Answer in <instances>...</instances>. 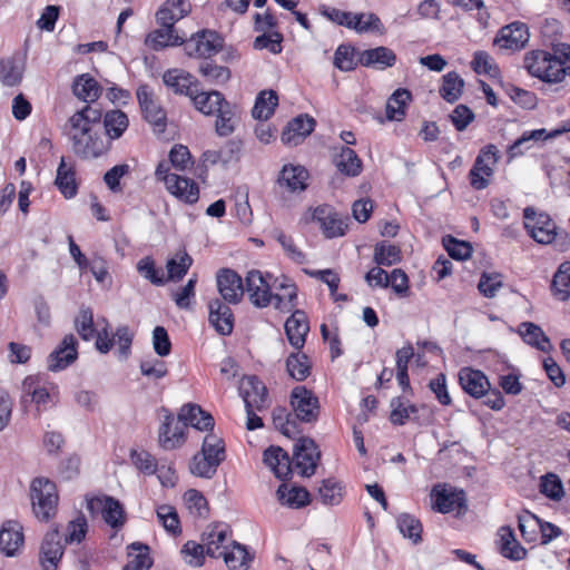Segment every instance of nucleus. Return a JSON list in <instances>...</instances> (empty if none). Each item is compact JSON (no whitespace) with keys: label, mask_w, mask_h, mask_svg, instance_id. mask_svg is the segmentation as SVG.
Returning <instances> with one entry per match:
<instances>
[{"label":"nucleus","mask_w":570,"mask_h":570,"mask_svg":"<svg viewBox=\"0 0 570 570\" xmlns=\"http://www.w3.org/2000/svg\"><path fill=\"white\" fill-rule=\"evenodd\" d=\"M272 278L273 275L269 273L264 274L258 269H250L245 276L244 292L257 308H265L275 301V308L284 309L282 296L272 292Z\"/></svg>","instance_id":"1"},{"label":"nucleus","mask_w":570,"mask_h":570,"mask_svg":"<svg viewBox=\"0 0 570 570\" xmlns=\"http://www.w3.org/2000/svg\"><path fill=\"white\" fill-rule=\"evenodd\" d=\"M30 497L36 517L47 521L55 515L58 504L56 484L46 478H37L31 482Z\"/></svg>","instance_id":"2"},{"label":"nucleus","mask_w":570,"mask_h":570,"mask_svg":"<svg viewBox=\"0 0 570 570\" xmlns=\"http://www.w3.org/2000/svg\"><path fill=\"white\" fill-rule=\"evenodd\" d=\"M499 158V149L493 144H489L480 150L469 173L470 184L474 189H484L489 185V177L493 175L492 167Z\"/></svg>","instance_id":"3"},{"label":"nucleus","mask_w":570,"mask_h":570,"mask_svg":"<svg viewBox=\"0 0 570 570\" xmlns=\"http://www.w3.org/2000/svg\"><path fill=\"white\" fill-rule=\"evenodd\" d=\"M136 97L144 119L153 126L155 132H165L167 127V114L155 99L151 88L145 83L140 85L137 88Z\"/></svg>","instance_id":"4"},{"label":"nucleus","mask_w":570,"mask_h":570,"mask_svg":"<svg viewBox=\"0 0 570 570\" xmlns=\"http://www.w3.org/2000/svg\"><path fill=\"white\" fill-rule=\"evenodd\" d=\"M291 405L295 412V417L301 422L312 423L318 417V399L305 386L299 385L292 390Z\"/></svg>","instance_id":"5"},{"label":"nucleus","mask_w":570,"mask_h":570,"mask_svg":"<svg viewBox=\"0 0 570 570\" xmlns=\"http://www.w3.org/2000/svg\"><path fill=\"white\" fill-rule=\"evenodd\" d=\"M323 14L331 21L337 23L338 26H344L348 29H353L358 33H364L368 31H377L382 33L384 31L383 23L381 22L379 16L375 13H371L368 16L371 22L366 23V26L360 24V19L363 18V16L355 14L348 11H343L336 8H327L323 11Z\"/></svg>","instance_id":"6"},{"label":"nucleus","mask_w":570,"mask_h":570,"mask_svg":"<svg viewBox=\"0 0 570 570\" xmlns=\"http://www.w3.org/2000/svg\"><path fill=\"white\" fill-rule=\"evenodd\" d=\"M320 458L321 452L314 440L301 438L295 444L293 464L302 476H311L315 473Z\"/></svg>","instance_id":"7"},{"label":"nucleus","mask_w":570,"mask_h":570,"mask_svg":"<svg viewBox=\"0 0 570 570\" xmlns=\"http://www.w3.org/2000/svg\"><path fill=\"white\" fill-rule=\"evenodd\" d=\"M433 509L440 513H450L456 511L461 513L466 510V499L463 490L452 487L436 485L431 492Z\"/></svg>","instance_id":"8"},{"label":"nucleus","mask_w":570,"mask_h":570,"mask_svg":"<svg viewBox=\"0 0 570 570\" xmlns=\"http://www.w3.org/2000/svg\"><path fill=\"white\" fill-rule=\"evenodd\" d=\"M313 219L320 224L326 238L344 236L350 220L348 217L342 216L328 205L316 207Z\"/></svg>","instance_id":"9"},{"label":"nucleus","mask_w":570,"mask_h":570,"mask_svg":"<svg viewBox=\"0 0 570 570\" xmlns=\"http://www.w3.org/2000/svg\"><path fill=\"white\" fill-rule=\"evenodd\" d=\"M239 394L244 400L245 410L256 409L262 412L269 406L267 387L255 375L242 380Z\"/></svg>","instance_id":"10"},{"label":"nucleus","mask_w":570,"mask_h":570,"mask_svg":"<svg viewBox=\"0 0 570 570\" xmlns=\"http://www.w3.org/2000/svg\"><path fill=\"white\" fill-rule=\"evenodd\" d=\"M184 45L189 57L210 58L220 50L222 39L215 31L202 30L184 41Z\"/></svg>","instance_id":"11"},{"label":"nucleus","mask_w":570,"mask_h":570,"mask_svg":"<svg viewBox=\"0 0 570 570\" xmlns=\"http://www.w3.org/2000/svg\"><path fill=\"white\" fill-rule=\"evenodd\" d=\"M77 358L78 341L73 334H67L48 355L47 367L50 372H60L76 362Z\"/></svg>","instance_id":"12"},{"label":"nucleus","mask_w":570,"mask_h":570,"mask_svg":"<svg viewBox=\"0 0 570 570\" xmlns=\"http://www.w3.org/2000/svg\"><path fill=\"white\" fill-rule=\"evenodd\" d=\"M71 140L75 154L83 159L98 158L110 149V142L101 137L98 129L82 137L71 136Z\"/></svg>","instance_id":"13"},{"label":"nucleus","mask_w":570,"mask_h":570,"mask_svg":"<svg viewBox=\"0 0 570 570\" xmlns=\"http://www.w3.org/2000/svg\"><path fill=\"white\" fill-rule=\"evenodd\" d=\"M217 289L223 302L239 304L244 296V283L242 277L230 268H223L217 273Z\"/></svg>","instance_id":"14"},{"label":"nucleus","mask_w":570,"mask_h":570,"mask_svg":"<svg viewBox=\"0 0 570 570\" xmlns=\"http://www.w3.org/2000/svg\"><path fill=\"white\" fill-rule=\"evenodd\" d=\"M227 302L213 298L208 303V322L214 330L223 336H228L234 330V313Z\"/></svg>","instance_id":"15"},{"label":"nucleus","mask_w":570,"mask_h":570,"mask_svg":"<svg viewBox=\"0 0 570 570\" xmlns=\"http://www.w3.org/2000/svg\"><path fill=\"white\" fill-rule=\"evenodd\" d=\"M163 411L166 414L159 428V445L165 450H173L180 446L186 441L185 424L166 409H163Z\"/></svg>","instance_id":"16"},{"label":"nucleus","mask_w":570,"mask_h":570,"mask_svg":"<svg viewBox=\"0 0 570 570\" xmlns=\"http://www.w3.org/2000/svg\"><path fill=\"white\" fill-rule=\"evenodd\" d=\"M547 72L544 75L546 82H559L567 73L570 75V45L559 43L553 47V53H550Z\"/></svg>","instance_id":"17"},{"label":"nucleus","mask_w":570,"mask_h":570,"mask_svg":"<svg viewBox=\"0 0 570 570\" xmlns=\"http://www.w3.org/2000/svg\"><path fill=\"white\" fill-rule=\"evenodd\" d=\"M90 511L101 510L102 519L111 528H120L125 523V510L121 503L112 497L91 498L88 500Z\"/></svg>","instance_id":"18"},{"label":"nucleus","mask_w":570,"mask_h":570,"mask_svg":"<svg viewBox=\"0 0 570 570\" xmlns=\"http://www.w3.org/2000/svg\"><path fill=\"white\" fill-rule=\"evenodd\" d=\"M65 544L57 527L45 535L40 549V559L45 570H55L57 568L63 554Z\"/></svg>","instance_id":"19"},{"label":"nucleus","mask_w":570,"mask_h":570,"mask_svg":"<svg viewBox=\"0 0 570 570\" xmlns=\"http://www.w3.org/2000/svg\"><path fill=\"white\" fill-rule=\"evenodd\" d=\"M284 327L289 344L297 351L302 350L305 345L306 335L309 332L306 313L295 308L286 320Z\"/></svg>","instance_id":"20"},{"label":"nucleus","mask_w":570,"mask_h":570,"mask_svg":"<svg viewBox=\"0 0 570 570\" xmlns=\"http://www.w3.org/2000/svg\"><path fill=\"white\" fill-rule=\"evenodd\" d=\"M163 80L167 87L174 90L175 94L184 95L193 100V97L199 90L198 80L190 73L179 69L167 70Z\"/></svg>","instance_id":"21"},{"label":"nucleus","mask_w":570,"mask_h":570,"mask_svg":"<svg viewBox=\"0 0 570 570\" xmlns=\"http://www.w3.org/2000/svg\"><path fill=\"white\" fill-rule=\"evenodd\" d=\"M232 530L226 524H215L203 533V542L206 554L212 558H220L224 546H230Z\"/></svg>","instance_id":"22"},{"label":"nucleus","mask_w":570,"mask_h":570,"mask_svg":"<svg viewBox=\"0 0 570 570\" xmlns=\"http://www.w3.org/2000/svg\"><path fill=\"white\" fill-rule=\"evenodd\" d=\"M316 121L311 116L303 114L292 119L282 132V141L285 145L296 146L305 137L312 134Z\"/></svg>","instance_id":"23"},{"label":"nucleus","mask_w":570,"mask_h":570,"mask_svg":"<svg viewBox=\"0 0 570 570\" xmlns=\"http://www.w3.org/2000/svg\"><path fill=\"white\" fill-rule=\"evenodd\" d=\"M459 383L463 391L474 399L483 397L490 389V382L484 373L471 367L460 370Z\"/></svg>","instance_id":"24"},{"label":"nucleus","mask_w":570,"mask_h":570,"mask_svg":"<svg viewBox=\"0 0 570 570\" xmlns=\"http://www.w3.org/2000/svg\"><path fill=\"white\" fill-rule=\"evenodd\" d=\"M529 39L528 28L524 23L513 22L503 27L494 43L502 49L518 50L524 47Z\"/></svg>","instance_id":"25"},{"label":"nucleus","mask_w":570,"mask_h":570,"mask_svg":"<svg viewBox=\"0 0 570 570\" xmlns=\"http://www.w3.org/2000/svg\"><path fill=\"white\" fill-rule=\"evenodd\" d=\"M190 11L191 4L188 0H166L156 12V19L161 27H175Z\"/></svg>","instance_id":"26"},{"label":"nucleus","mask_w":570,"mask_h":570,"mask_svg":"<svg viewBox=\"0 0 570 570\" xmlns=\"http://www.w3.org/2000/svg\"><path fill=\"white\" fill-rule=\"evenodd\" d=\"M178 419L185 424V429L190 425L199 431L213 430L214 417L199 405L188 403L185 404L178 414Z\"/></svg>","instance_id":"27"},{"label":"nucleus","mask_w":570,"mask_h":570,"mask_svg":"<svg viewBox=\"0 0 570 570\" xmlns=\"http://www.w3.org/2000/svg\"><path fill=\"white\" fill-rule=\"evenodd\" d=\"M263 461L281 480H286L292 473L289 456L281 446L267 448L263 453Z\"/></svg>","instance_id":"28"},{"label":"nucleus","mask_w":570,"mask_h":570,"mask_svg":"<svg viewBox=\"0 0 570 570\" xmlns=\"http://www.w3.org/2000/svg\"><path fill=\"white\" fill-rule=\"evenodd\" d=\"M22 527L16 521H7L0 529V550L12 557L23 544Z\"/></svg>","instance_id":"29"},{"label":"nucleus","mask_w":570,"mask_h":570,"mask_svg":"<svg viewBox=\"0 0 570 570\" xmlns=\"http://www.w3.org/2000/svg\"><path fill=\"white\" fill-rule=\"evenodd\" d=\"M358 61L364 67L384 70L395 65L396 55L392 49L381 46L362 51Z\"/></svg>","instance_id":"30"},{"label":"nucleus","mask_w":570,"mask_h":570,"mask_svg":"<svg viewBox=\"0 0 570 570\" xmlns=\"http://www.w3.org/2000/svg\"><path fill=\"white\" fill-rule=\"evenodd\" d=\"M169 179L166 188L176 198L189 205L198 200L199 188L195 180L183 176L170 177Z\"/></svg>","instance_id":"31"},{"label":"nucleus","mask_w":570,"mask_h":570,"mask_svg":"<svg viewBox=\"0 0 570 570\" xmlns=\"http://www.w3.org/2000/svg\"><path fill=\"white\" fill-rule=\"evenodd\" d=\"M308 171L303 166L285 165L278 176V184L289 191H303L307 188Z\"/></svg>","instance_id":"32"},{"label":"nucleus","mask_w":570,"mask_h":570,"mask_svg":"<svg viewBox=\"0 0 570 570\" xmlns=\"http://www.w3.org/2000/svg\"><path fill=\"white\" fill-rule=\"evenodd\" d=\"M220 557L229 570H248L253 561L246 547L237 541H230V546H224Z\"/></svg>","instance_id":"33"},{"label":"nucleus","mask_w":570,"mask_h":570,"mask_svg":"<svg viewBox=\"0 0 570 570\" xmlns=\"http://www.w3.org/2000/svg\"><path fill=\"white\" fill-rule=\"evenodd\" d=\"M499 551L504 558L513 561H520L525 558L527 550L517 541L510 527H501L499 529Z\"/></svg>","instance_id":"34"},{"label":"nucleus","mask_w":570,"mask_h":570,"mask_svg":"<svg viewBox=\"0 0 570 570\" xmlns=\"http://www.w3.org/2000/svg\"><path fill=\"white\" fill-rule=\"evenodd\" d=\"M333 161L337 170L347 177H356L362 173V160L350 147L342 146Z\"/></svg>","instance_id":"35"},{"label":"nucleus","mask_w":570,"mask_h":570,"mask_svg":"<svg viewBox=\"0 0 570 570\" xmlns=\"http://www.w3.org/2000/svg\"><path fill=\"white\" fill-rule=\"evenodd\" d=\"M214 116H216L215 131L219 137L230 136L235 131L238 122L236 105L227 100Z\"/></svg>","instance_id":"36"},{"label":"nucleus","mask_w":570,"mask_h":570,"mask_svg":"<svg viewBox=\"0 0 570 570\" xmlns=\"http://www.w3.org/2000/svg\"><path fill=\"white\" fill-rule=\"evenodd\" d=\"M194 107L205 116H214L227 100L220 91L198 90L193 97Z\"/></svg>","instance_id":"37"},{"label":"nucleus","mask_w":570,"mask_h":570,"mask_svg":"<svg viewBox=\"0 0 570 570\" xmlns=\"http://www.w3.org/2000/svg\"><path fill=\"white\" fill-rule=\"evenodd\" d=\"M531 237L540 244H550L557 236L556 224L546 214H539L534 223H524Z\"/></svg>","instance_id":"38"},{"label":"nucleus","mask_w":570,"mask_h":570,"mask_svg":"<svg viewBox=\"0 0 570 570\" xmlns=\"http://www.w3.org/2000/svg\"><path fill=\"white\" fill-rule=\"evenodd\" d=\"M55 184L66 198H72L77 195L78 185L75 167L67 164L63 157L60 159Z\"/></svg>","instance_id":"39"},{"label":"nucleus","mask_w":570,"mask_h":570,"mask_svg":"<svg viewBox=\"0 0 570 570\" xmlns=\"http://www.w3.org/2000/svg\"><path fill=\"white\" fill-rule=\"evenodd\" d=\"M129 126V119L126 112L120 109L109 110L104 115V128L107 140L119 139Z\"/></svg>","instance_id":"40"},{"label":"nucleus","mask_w":570,"mask_h":570,"mask_svg":"<svg viewBox=\"0 0 570 570\" xmlns=\"http://www.w3.org/2000/svg\"><path fill=\"white\" fill-rule=\"evenodd\" d=\"M72 91L80 100L94 102L100 97L102 87L89 73H82L75 79Z\"/></svg>","instance_id":"41"},{"label":"nucleus","mask_w":570,"mask_h":570,"mask_svg":"<svg viewBox=\"0 0 570 570\" xmlns=\"http://www.w3.org/2000/svg\"><path fill=\"white\" fill-rule=\"evenodd\" d=\"M184 43V38L178 36L175 27H161L151 31L146 38V45L153 50H161L168 46Z\"/></svg>","instance_id":"42"},{"label":"nucleus","mask_w":570,"mask_h":570,"mask_svg":"<svg viewBox=\"0 0 570 570\" xmlns=\"http://www.w3.org/2000/svg\"><path fill=\"white\" fill-rule=\"evenodd\" d=\"M412 95L405 88L396 89L387 99L385 112L389 120L401 121L405 117L407 104L411 101Z\"/></svg>","instance_id":"43"},{"label":"nucleus","mask_w":570,"mask_h":570,"mask_svg":"<svg viewBox=\"0 0 570 570\" xmlns=\"http://www.w3.org/2000/svg\"><path fill=\"white\" fill-rule=\"evenodd\" d=\"M278 501L292 509H299L309 503V492L303 487L287 488L282 484L277 489Z\"/></svg>","instance_id":"44"},{"label":"nucleus","mask_w":570,"mask_h":570,"mask_svg":"<svg viewBox=\"0 0 570 570\" xmlns=\"http://www.w3.org/2000/svg\"><path fill=\"white\" fill-rule=\"evenodd\" d=\"M519 333L527 344L534 346L542 352H548L551 348L548 336L543 333L540 326L533 323H521L519 326Z\"/></svg>","instance_id":"45"},{"label":"nucleus","mask_w":570,"mask_h":570,"mask_svg":"<svg viewBox=\"0 0 570 570\" xmlns=\"http://www.w3.org/2000/svg\"><path fill=\"white\" fill-rule=\"evenodd\" d=\"M278 105V97L274 90H263L258 94L252 115L255 119L267 120Z\"/></svg>","instance_id":"46"},{"label":"nucleus","mask_w":570,"mask_h":570,"mask_svg":"<svg viewBox=\"0 0 570 570\" xmlns=\"http://www.w3.org/2000/svg\"><path fill=\"white\" fill-rule=\"evenodd\" d=\"M130 560L126 566H132V570H149L154 563L150 557V548L141 542H132L128 546Z\"/></svg>","instance_id":"47"},{"label":"nucleus","mask_w":570,"mask_h":570,"mask_svg":"<svg viewBox=\"0 0 570 570\" xmlns=\"http://www.w3.org/2000/svg\"><path fill=\"white\" fill-rule=\"evenodd\" d=\"M463 87L464 81L459 73L450 71L443 76L439 94L445 101L454 102L461 97Z\"/></svg>","instance_id":"48"},{"label":"nucleus","mask_w":570,"mask_h":570,"mask_svg":"<svg viewBox=\"0 0 570 570\" xmlns=\"http://www.w3.org/2000/svg\"><path fill=\"white\" fill-rule=\"evenodd\" d=\"M23 76V68L13 58L0 59V82L7 87L18 86Z\"/></svg>","instance_id":"49"},{"label":"nucleus","mask_w":570,"mask_h":570,"mask_svg":"<svg viewBox=\"0 0 570 570\" xmlns=\"http://www.w3.org/2000/svg\"><path fill=\"white\" fill-rule=\"evenodd\" d=\"M553 295L561 301L570 297V263H562L551 283Z\"/></svg>","instance_id":"50"},{"label":"nucleus","mask_w":570,"mask_h":570,"mask_svg":"<svg viewBox=\"0 0 570 570\" xmlns=\"http://www.w3.org/2000/svg\"><path fill=\"white\" fill-rule=\"evenodd\" d=\"M402 259L399 246L380 242L374 247V262L379 266H392L399 264Z\"/></svg>","instance_id":"51"},{"label":"nucleus","mask_w":570,"mask_h":570,"mask_svg":"<svg viewBox=\"0 0 570 570\" xmlns=\"http://www.w3.org/2000/svg\"><path fill=\"white\" fill-rule=\"evenodd\" d=\"M286 368L291 377L302 382L311 373V364L306 354L292 353L286 360Z\"/></svg>","instance_id":"52"},{"label":"nucleus","mask_w":570,"mask_h":570,"mask_svg":"<svg viewBox=\"0 0 570 570\" xmlns=\"http://www.w3.org/2000/svg\"><path fill=\"white\" fill-rule=\"evenodd\" d=\"M321 501L325 505H337L343 500V485L334 478L325 479L318 488Z\"/></svg>","instance_id":"53"},{"label":"nucleus","mask_w":570,"mask_h":570,"mask_svg":"<svg viewBox=\"0 0 570 570\" xmlns=\"http://www.w3.org/2000/svg\"><path fill=\"white\" fill-rule=\"evenodd\" d=\"M193 264L191 256L183 252L177 254L176 257H173L167 261V279L169 281H180L188 272Z\"/></svg>","instance_id":"54"},{"label":"nucleus","mask_w":570,"mask_h":570,"mask_svg":"<svg viewBox=\"0 0 570 570\" xmlns=\"http://www.w3.org/2000/svg\"><path fill=\"white\" fill-rule=\"evenodd\" d=\"M137 271L145 279L156 286H161L166 283L163 268L157 267L154 258L150 256H145L137 263Z\"/></svg>","instance_id":"55"},{"label":"nucleus","mask_w":570,"mask_h":570,"mask_svg":"<svg viewBox=\"0 0 570 570\" xmlns=\"http://www.w3.org/2000/svg\"><path fill=\"white\" fill-rule=\"evenodd\" d=\"M75 328L83 341H90L96 335L94 313L90 307L82 306L75 318Z\"/></svg>","instance_id":"56"},{"label":"nucleus","mask_w":570,"mask_h":570,"mask_svg":"<svg viewBox=\"0 0 570 570\" xmlns=\"http://www.w3.org/2000/svg\"><path fill=\"white\" fill-rule=\"evenodd\" d=\"M550 53L543 50H537L527 53L524 57V67L529 71L530 75L544 80V75L547 72V63Z\"/></svg>","instance_id":"57"},{"label":"nucleus","mask_w":570,"mask_h":570,"mask_svg":"<svg viewBox=\"0 0 570 570\" xmlns=\"http://www.w3.org/2000/svg\"><path fill=\"white\" fill-rule=\"evenodd\" d=\"M550 132H547L544 128L535 129L531 131H524L520 138H518L511 146L508 148V157L509 159H513L523 154L522 147L525 146L531 140L539 141L549 139Z\"/></svg>","instance_id":"58"},{"label":"nucleus","mask_w":570,"mask_h":570,"mask_svg":"<svg viewBox=\"0 0 570 570\" xmlns=\"http://www.w3.org/2000/svg\"><path fill=\"white\" fill-rule=\"evenodd\" d=\"M397 528L400 532L413 543H419L422 540V524L420 520L409 513H403L397 517Z\"/></svg>","instance_id":"59"},{"label":"nucleus","mask_w":570,"mask_h":570,"mask_svg":"<svg viewBox=\"0 0 570 570\" xmlns=\"http://www.w3.org/2000/svg\"><path fill=\"white\" fill-rule=\"evenodd\" d=\"M199 72L209 82L223 85L230 79V70L225 66H218L212 61H204L199 66Z\"/></svg>","instance_id":"60"},{"label":"nucleus","mask_w":570,"mask_h":570,"mask_svg":"<svg viewBox=\"0 0 570 570\" xmlns=\"http://www.w3.org/2000/svg\"><path fill=\"white\" fill-rule=\"evenodd\" d=\"M200 453L210 460H218L217 464L220 465L226 458L224 441L215 434L206 435Z\"/></svg>","instance_id":"61"},{"label":"nucleus","mask_w":570,"mask_h":570,"mask_svg":"<svg viewBox=\"0 0 570 570\" xmlns=\"http://www.w3.org/2000/svg\"><path fill=\"white\" fill-rule=\"evenodd\" d=\"M519 530L522 538L528 542H534L540 529V519L529 511L518 517Z\"/></svg>","instance_id":"62"},{"label":"nucleus","mask_w":570,"mask_h":570,"mask_svg":"<svg viewBox=\"0 0 570 570\" xmlns=\"http://www.w3.org/2000/svg\"><path fill=\"white\" fill-rule=\"evenodd\" d=\"M218 460H210L202 453L196 454L190 463V472L199 478L212 479L219 466Z\"/></svg>","instance_id":"63"},{"label":"nucleus","mask_w":570,"mask_h":570,"mask_svg":"<svg viewBox=\"0 0 570 570\" xmlns=\"http://www.w3.org/2000/svg\"><path fill=\"white\" fill-rule=\"evenodd\" d=\"M471 65L474 72L478 75H488L490 77H495L499 75V68L497 63L487 51L474 52Z\"/></svg>","instance_id":"64"}]
</instances>
